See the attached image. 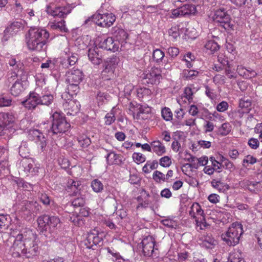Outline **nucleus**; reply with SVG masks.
Wrapping results in <instances>:
<instances>
[{
  "label": "nucleus",
  "mask_w": 262,
  "mask_h": 262,
  "mask_svg": "<svg viewBox=\"0 0 262 262\" xmlns=\"http://www.w3.org/2000/svg\"><path fill=\"white\" fill-rule=\"evenodd\" d=\"M24 90L22 81L18 79L14 82L10 89L11 94L15 96H18Z\"/></svg>",
  "instance_id": "nucleus-27"
},
{
  "label": "nucleus",
  "mask_w": 262,
  "mask_h": 262,
  "mask_svg": "<svg viewBox=\"0 0 262 262\" xmlns=\"http://www.w3.org/2000/svg\"><path fill=\"white\" fill-rule=\"evenodd\" d=\"M51 118L52 122L50 129L47 131L50 136L53 137L58 134L61 135L70 129L71 125L67 122L62 114L56 112L52 115Z\"/></svg>",
  "instance_id": "nucleus-3"
},
{
  "label": "nucleus",
  "mask_w": 262,
  "mask_h": 262,
  "mask_svg": "<svg viewBox=\"0 0 262 262\" xmlns=\"http://www.w3.org/2000/svg\"><path fill=\"white\" fill-rule=\"evenodd\" d=\"M40 201L45 205H49L51 202L50 196L45 193H41L39 195Z\"/></svg>",
  "instance_id": "nucleus-58"
},
{
  "label": "nucleus",
  "mask_w": 262,
  "mask_h": 262,
  "mask_svg": "<svg viewBox=\"0 0 262 262\" xmlns=\"http://www.w3.org/2000/svg\"><path fill=\"white\" fill-rule=\"evenodd\" d=\"M213 19L215 22L220 23V25L226 30L232 29L233 26L231 23L230 15L224 8L216 10L213 16Z\"/></svg>",
  "instance_id": "nucleus-5"
},
{
  "label": "nucleus",
  "mask_w": 262,
  "mask_h": 262,
  "mask_svg": "<svg viewBox=\"0 0 262 262\" xmlns=\"http://www.w3.org/2000/svg\"><path fill=\"white\" fill-rule=\"evenodd\" d=\"M78 60V57L77 54H72L68 59H59V62L60 65L63 68H68L69 66L74 65Z\"/></svg>",
  "instance_id": "nucleus-30"
},
{
  "label": "nucleus",
  "mask_w": 262,
  "mask_h": 262,
  "mask_svg": "<svg viewBox=\"0 0 262 262\" xmlns=\"http://www.w3.org/2000/svg\"><path fill=\"white\" fill-rule=\"evenodd\" d=\"M239 106L243 109V113H248L251 110V101L247 98H243L239 101Z\"/></svg>",
  "instance_id": "nucleus-36"
},
{
  "label": "nucleus",
  "mask_w": 262,
  "mask_h": 262,
  "mask_svg": "<svg viewBox=\"0 0 262 262\" xmlns=\"http://www.w3.org/2000/svg\"><path fill=\"white\" fill-rule=\"evenodd\" d=\"M91 187L96 192H101L103 189V185L97 179H95L92 182Z\"/></svg>",
  "instance_id": "nucleus-50"
},
{
  "label": "nucleus",
  "mask_w": 262,
  "mask_h": 262,
  "mask_svg": "<svg viewBox=\"0 0 262 262\" xmlns=\"http://www.w3.org/2000/svg\"><path fill=\"white\" fill-rule=\"evenodd\" d=\"M23 238L22 234H18L16 236L12 256L14 257L22 256L28 258L37 256L39 254V247L35 237L25 238L24 241Z\"/></svg>",
  "instance_id": "nucleus-1"
},
{
  "label": "nucleus",
  "mask_w": 262,
  "mask_h": 262,
  "mask_svg": "<svg viewBox=\"0 0 262 262\" xmlns=\"http://www.w3.org/2000/svg\"><path fill=\"white\" fill-rule=\"evenodd\" d=\"M36 143L42 151L46 150L47 146V140L44 135L41 136L40 138L37 140Z\"/></svg>",
  "instance_id": "nucleus-57"
},
{
  "label": "nucleus",
  "mask_w": 262,
  "mask_h": 262,
  "mask_svg": "<svg viewBox=\"0 0 262 262\" xmlns=\"http://www.w3.org/2000/svg\"><path fill=\"white\" fill-rule=\"evenodd\" d=\"M19 155L23 158H28L30 155V149L27 142L23 141L19 147Z\"/></svg>",
  "instance_id": "nucleus-35"
},
{
  "label": "nucleus",
  "mask_w": 262,
  "mask_h": 262,
  "mask_svg": "<svg viewBox=\"0 0 262 262\" xmlns=\"http://www.w3.org/2000/svg\"><path fill=\"white\" fill-rule=\"evenodd\" d=\"M199 244L206 249H212L217 244V242L211 235H207L200 237Z\"/></svg>",
  "instance_id": "nucleus-16"
},
{
  "label": "nucleus",
  "mask_w": 262,
  "mask_h": 262,
  "mask_svg": "<svg viewBox=\"0 0 262 262\" xmlns=\"http://www.w3.org/2000/svg\"><path fill=\"white\" fill-rule=\"evenodd\" d=\"M105 124L110 125L116 120L114 108H113L110 112L107 113L105 116Z\"/></svg>",
  "instance_id": "nucleus-47"
},
{
  "label": "nucleus",
  "mask_w": 262,
  "mask_h": 262,
  "mask_svg": "<svg viewBox=\"0 0 262 262\" xmlns=\"http://www.w3.org/2000/svg\"><path fill=\"white\" fill-rule=\"evenodd\" d=\"M41 209V206L36 202L25 201L21 210L27 214H37Z\"/></svg>",
  "instance_id": "nucleus-13"
},
{
  "label": "nucleus",
  "mask_w": 262,
  "mask_h": 262,
  "mask_svg": "<svg viewBox=\"0 0 262 262\" xmlns=\"http://www.w3.org/2000/svg\"><path fill=\"white\" fill-rule=\"evenodd\" d=\"M27 46L30 50L36 52L44 51L49 41L50 34L46 29L31 28L28 32Z\"/></svg>",
  "instance_id": "nucleus-2"
},
{
  "label": "nucleus",
  "mask_w": 262,
  "mask_h": 262,
  "mask_svg": "<svg viewBox=\"0 0 262 262\" xmlns=\"http://www.w3.org/2000/svg\"><path fill=\"white\" fill-rule=\"evenodd\" d=\"M24 28V24L21 20L15 21L11 24L5 30V36L8 34L13 35L16 34L20 29Z\"/></svg>",
  "instance_id": "nucleus-21"
},
{
  "label": "nucleus",
  "mask_w": 262,
  "mask_h": 262,
  "mask_svg": "<svg viewBox=\"0 0 262 262\" xmlns=\"http://www.w3.org/2000/svg\"><path fill=\"white\" fill-rule=\"evenodd\" d=\"M111 33L113 37L119 42H124L128 38V34L121 27L115 26L112 28Z\"/></svg>",
  "instance_id": "nucleus-15"
},
{
  "label": "nucleus",
  "mask_w": 262,
  "mask_h": 262,
  "mask_svg": "<svg viewBox=\"0 0 262 262\" xmlns=\"http://www.w3.org/2000/svg\"><path fill=\"white\" fill-rule=\"evenodd\" d=\"M79 145L82 148L88 147L91 143V139L85 135L79 136L77 138Z\"/></svg>",
  "instance_id": "nucleus-40"
},
{
  "label": "nucleus",
  "mask_w": 262,
  "mask_h": 262,
  "mask_svg": "<svg viewBox=\"0 0 262 262\" xmlns=\"http://www.w3.org/2000/svg\"><path fill=\"white\" fill-rule=\"evenodd\" d=\"M159 166L157 160L147 161L142 168V171L145 173H149L152 170L156 169Z\"/></svg>",
  "instance_id": "nucleus-33"
},
{
  "label": "nucleus",
  "mask_w": 262,
  "mask_h": 262,
  "mask_svg": "<svg viewBox=\"0 0 262 262\" xmlns=\"http://www.w3.org/2000/svg\"><path fill=\"white\" fill-rule=\"evenodd\" d=\"M165 56L164 53L160 49H156L153 51L152 52V59L153 60L159 64L161 62H162L163 59Z\"/></svg>",
  "instance_id": "nucleus-37"
},
{
  "label": "nucleus",
  "mask_w": 262,
  "mask_h": 262,
  "mask_svg": "<svg viewBox=\"0 0 262 262\" xmlns=\"http://www.w3.org/2000/svg\"><path fill=\"white\" fill-rule=\"evenodd\" d=\"M159 164L163 167H168L171 164V160L167 156L163 157L159 160Z\"/></svg>",
  "instance_id": "nucleus-55"
},
{
  "label": "nucleus",
  "mask_w": 262,
  "mask_h": 262,
  "mask_svg": "<svg viewBox=\"0 0 262 262\" xmlns=\"http://www.w3.org/2000/svg\"><path fill=\"white\" fill-rule=\"evenodd\" d=\"M194 56L190 53L188 52L184 55L182 60L186 62V66L188 68L190 69L192 67V61L194 60Z\"/></svg>",
  "instance_id": "nucleus-51"
},
{
  "label": "nucleus",
  "mask_w": 262,
  "mask_h": 262,
  "mask_svg": "<svg viewBox=\"0 0 262 262\" xmlns=\"http://www.w3.org/2000/svg\"><path fill=\"white\" fill-rule=\"evenodd\" d=\"M54 100V97L51 94H46L41 96L40 95V105L49 106Z\"/></svg>",
  "instance_id": "nucleus-42"
},
{
  "label": "nucleus",
  "mask_w": 262,
  "mask_h": 262,
  "mask_svg": "<svg viewBox=\"0 0 262 262\" xmlns=\"http://www.w3.org/2000/svg\"><path fill=\"white\" fill-rule=\"evenodd\" d=\"M81 183L79 181L70 180L68 181L67 190L72 194L76 195L80 193Z\"/></svg>",
  "instance_id": "nucleus-23"
},
{
  "label": "nucleus",
  "mask_w": 262,
  "mask_h": 262,
  "mask_svg": "<svg viewBox=\"0 0 262 262\" xmlns=\"http://www.w3.org/2000/svg\"><path fill=\"white\" fill-rule=\"evenodd\" d=\"M257 162V159L251 155L246 156L243 161V165L245 166V164H254Z\"/></svg>",
  "instance_id": "nucleus-59"
},
{
  "label": "nucleus",
  "mask_w": 262,
  "mask_h": 262,
  "mask_svg": "<svg viewBox=\"0 0 262 262\" xmlns=\"http://www.w3.org/2000/svg\"><path fill=\"white\" fill-rule=\"evenodd\" d=\"M107 252L111 256V259L114 262H130L128 259L123 258L118 252L112 250L109 248L107 249Z\"/></svg>",
  "instance_id": "nucleus-31"
},
{
  "label": "nucleus",
  "mask_w": 262,
  "mask_h": 262,
  "mask_svg": "<svg viewBox=\"0 0 262 262\" xmlns=\"http://www.w3.org/2000/svg\"><path fill=\"white\" fill-rule=\"evenodd\" d=\"M88 57L89 59L94 64L99 65L102 62V56L99 54L98 49L97 48L89 49Z\"/></svg>",
  "instance_id": "nucleus-19"
},
{
  "label": "nucleus",
  "mask_w": 262,
  "mask_h": 262,
  "mask_svg": "<svg viewBox=\"0 0 262 262\" xmlns=\"http://www.w3.org/2000/svg\"><path fill=\"white\" fill-rule=\"evenodd\" d=\"M186 156H188L189 157L185 158V160L190 162V163H186L184 166H188L189 168L197 169L199 167V164L195 162L197 158L188 152H186Z\"/></svg>",
  "instance_id": "nucleus-39"
},
{
  "label": "nucleus",
  "mask_w": 262,
  "mask_h": 262,
  "mask_svg": "<svg viewBox=\"0 0 262 262\" xmlns=\"http://www.w3.org/2000/svg\"><path fill=\"white\" fill-rule=\"evenodd\" d=\"M152 151L158 156H161L166 152V149L163 144L159 140L151 142Z\"/></svg>",
  "instance_id": "nucleus-29"
},
{
  "label": "nucleus",
  "mask_w": 262,
  "mask_h": 262,
  "mask_svg": "<svg viewBox=\"0 0 262 262\" xmlns=\"http://www.w3.org/2000/svg\"><path fill=\"white\" fill-rule=\"evenodd\" d=\"M242 233H238L237 230H226L222 234L221 237L229 246H235L239 243Z\"/></svg>",
  "instance_id": "nucleus-8"
},
{
  "label": "nucleus",
  "mask_w": 262,
  "mask_h": 262,
  "mask_svg": "<svg viewBox=\"0 0 262 262\" xmlns=\"http://www.w3.org/2000/svg\"><path fill=\"white\" fill-rule=\"evenodd\" d=\"M132 157L134 161L138 164L143 163L146 160L145 156L140 152H134Z\"/></svg>",
  "instance_id": "nucleus-54"
},
{
  "label": "nucleus",
  "mask_w": 262,
  "mask_h": 262,
  "mask_svg": "<svg viewBox=\"0 0 262 262\" xmlns=\"http://www.w3.org/2000/svg\"><path fill=\"white\" fill-rule=\"evenodd\" d=\"M163 118L166 121H170L172 119V114L170 108L164 107L161 111Z\"/></svg>",
  "instance_id": "nucleus-52"
},
{
  "label": "nucleus",
  "mask_w": 262,
  "mask_h": 262,
  "mask_svg": "<svg viewBox=\"0 0 262 262\" xmlns=\"http://www.w3.org/2000/svg\"><path fill=\"white\" fill-rule=\"evenodd\" d=\"M162 76L158 68H152L151 71L146 74L144 78L147 80L146 82L151 84L159 83Z\"/></svg>",
  "instance_id": "nucleus-14"
},
{
  "label": "nucleus",
  "mask_w": 262,
  "mask_h": 262,
  "mask_svg": "<svg viewBox=\"0 0 262 262\" xmlns=\"http://www.w3.org/2000/svg\"><path fill=\"white\" fill-rule=\"evenodd\" d=\"M205 48L209 50L211 53H214L219 50L220 46L215 41L210 40L206 43Z\"/></svg>",
  "instance_id": "nucleus-41"
},
{
  "label": "nucleus",
  "mask_w": 262,
  "mask_h": 262,
  "mask_svg": "<svg viewBox=\"0 0 262 262\" xmlns=\"http://www.w3.org/2000/svg\"><path fill=\"white\" fill-rule=\"evenodd\" d=\"M181 11V15L183 17H188L195 14L196 12L195 6L192 4H184L180 7Z\"/></svg>",
  "instance_id": "nucleus-22"
},
{
  "label": "nucleus",
  "mask_w": 262,
  "mask_h": 262,
  "mask_svg": "<svg viewBox=\"0 0 262 262\" xmlns=\"http://www.w3.org/2000/svg\"><path fill=\"white\" fill-rule=\"evenodd\" d=\"M92 21L98 26L108 28L115 21V15L112 13L95 14L92 16Z\"/></svg>",
  "instance_id": "nucleus-6"
},
{
  "label": "nucleus",
  "mask_w": 262,
  "mask_h": 262,
  "mask_svg": "<svg viewBox=\"0 0 262 262\" xmlns=\"http://www.w3.org/2000/svg\"><path fill=\"white\" fill-rule=\"evenodd\" d=\"M102 48L107 51L115 52L118 50V47L114 43L113 37H107L100 42Z\"/></svg>",
  "instance_id": "nucleus-24"
},
{
  "label": "nucleus",
  "mask_w": 262,
  "mask_h": 262,
  "mask_svg": "<svg viewBox=\"0 0 262 262\" xmlns=\"http://www.w3.org/2000/svg\"><path fill=\"white\" fill-rule=\"evenodd\" d=\"M15 120L14 116L11 113H2L0 114V123L6 127L14 123Z\"/></svg>",
  "instance_id": "nucleus-25"
},
{
  "label": "nucleus",
  "mask_w": 262,
  "mask_h": 262,
  "mask_svg": "<svg viewBox=\"0 0 262 262\" xmlns=\"http://www.w3.org/2000/svg\"><path fill=\"white\" fill-rule=\"evenodd\" d=\"M69 101L68 102V106L70 107L68 108L69 110H71L72 113H70L71 115L73 114H76L79 111V104L75 101L68 98Z\"/></svg>",
  "instance_id": "nucleus-49"
},
{
  "label": "nucleus",
  "mask_w": 262,
  "mask_h": 262,
  "mask_svg": "<svg viewBox=\"0 0 262 262\" xmlns=\"http://www.w3.org/2000/svg\"><path fill=\"white\" fill-rule=\"evenodd\" d=\"M227 262H245V261L242 253L238 251H234L229 254Z\"/></svg>",
  "instance_id": "nucleus-34"
},
{
  "label": "nucleus",
  "mask_w": 262,
  "mask_h": 262,
  "mask_svg": "<svg viewBox=\"0 0 262 262\" xmlns=\"http://www.w3.org/2000/svg\"><path fill=\"white\" fill-rule=\"evenodd\" d=\"M12 100L7 97H0V106H8L11 105Z\"/></svg>",
  "instance_id": "nucleus-62"
},
{
  "label": "nucleus",
  "mask_w": 262,
  "mask_h": 262,
  "mask_svg": "<svg viewBox=\"0 0 262 262\" xmlns=\"http://www.w3.org/2000/svg\"><path fill=\"white\" fill-rule=\"evenodd\" d=\"M140 249L144 256H151L158 251V246L156 243L155 238L151 235L144 237L139 245Z\"/></svg>",
  "instance_id": "nucleus-4"
},
{
  "label": "nucleus",
  "mask_w": 262,
  "mask_h": 262,
  "mask_svg": "<svg viewBox=\"0 0 262 262\" xmlns=\"http://www.w3.org/2000/svg\"><path fill=\"white\" fill-rule=\"evenodd\" d=\"M52 27L55 29H58L63 32H67L68 31V29L66 27L65 21L63 19L54 24Z\"/></svg>",
  "instance_id": "nucleus-56"
},
{
  "label": "nucleus",
  "mask_w": 262,
  "mask_h": 262,
  "mask_svg": "<svg viewBox=\"0 0 262 262\" xmlns=\"http://www.w3.org/2000/svg\"><path fill=\"white\" fill-rule=\"evenodd\" d=\"M10 217L8 215L0 214V229H7L10 224Z\"/></svg>",
  "instance_id": "nucleus-45"
},
{
  "label": "nucleus",
  "mask_w": 262,
  "mask_h": 262,
  "mask_svg": "<svg viewBox=\"0 0 262 262\" xmlns=\"http://www.w3.org/2000/svg\"><path fill=\"white\" fill-rule=\"evenodd\" d=\"M37 222L39 227L42 229L61 228L59 218L55 216L49 217L47 215H41L38 218Z\"/></svg>",
  "instance_id": "nucleus-7"
},
{
  "label": "nucleus",
  "mask_w": 262,
  "mask_h": 262,
  "mask_svg": "<svg viewBox=\"0 0 262 262\" xmlns=\"http://www.w3.org/2000/svg\"><path fill=\"white\" fill-rule=\"evenodd\" d=\"M211 184L213 188L217 189L219 191H224L229 188L227 185L222 182L221 181L213 179L212 180Z\"/></svg>",
  "instance_id": "nucleus-43"
},
{
  "label": "nucleus",
  "mask_w": 262,
  "mask_h": 262,
  "mask_svg": "<svg viewBox=\"0 0 262 262\" xmlns=\"http://www.w3.org/2000/svg\"><path fill=\"white\" fill-rule=\"evenodd\" d=\"M79 83H69L67 88V92L62 95V98L68 94L70 97H72L79 92Z\"/></svg>",
  "instance_id": "nucleus-32"
},
{
  "label": "nucleus",
  "mask_w": 262,
  "mask_h": 262,
  "mask_svg": "<svg viewBox=\"0 0 262 262\" xmlns=\"http://www.w3.org/2000/svg\"><path fill=\"white\" fill-rule=\"evenodd\" d=\"M8 64L10 66L11 70L13 71L12 75L8 77V80L11 82L15 80L18 76V73L23 72L24 64L20 60H17L15 58L11 57L8 60Z\"/></svg>",
  "instance_id": "nucleus-10"
},
{
  "label": "nucleus",
  "mask_w": 262,
  "mask_h": 262,
  "mask_svg": "<svg viewBox=\"0 0 262 262\" xmlns=\"http://www.w3.org/2000/svg\"><path fill=\"white\" fill-rule=\"evenodd\" d=\"M118 58L116 56H112L104 60L102 73H108L113 72L118 63Z\"/></svg>",
  "instance_id": "nucleus-17"
},
{
  "label": "nucleus",
  "mask_w": 262,
  "mask_h": 262,
  "mask_svg": "<svg viewBox=\"0 0 262 262\" xmlns=\"http://www.w3.org/2000/svg\"><path fill=\"white\" fill-rule=\"evenodd\" d=\"M231 129L230 124L228 123H224L218 128L217 134L222 136H226L231 131Z\"/></svg>",
  "instance_id": "nucleus-44"
},
{
  "label": "nucleus",
  "mask_w": 262,
  "mask_h": 262,
  "mask_svg": "<svg viewBox=\"0 0 262 262\" xmlns=\"http://www.w3.org/2000/svg\"><path fill=\"white\" fill-rule=\"evenodd\" d=\"M222 164L223 167L230 171H232L235 169V166L233 163L226 158L223 157Z\"/></svg>",
  "instance_id": "nucleus-53"
},
{
  "label": "nucleus",
  "mask_w": 262,
  "mask_h": 262,
  "mask_svg": "<svg viewBox=\"0 0 262 262\" xmlns=\"http://www.w3.org/2000/svg\"><path fill=\"white\" fill-rule=\"evenodd\" d=\"M24 106L29 110H35L40 105V95L35 92H31L28 98L23 102Z\"/></svg>",
  "instance_id": "nucleus-11"
},
{
  "label": "nucleus",
  "mask_w": 262,
  "mask_h": 262,
  "mask_svg": "<svg viewBox=\"0 0 262 262\" xmlns=\"http://www.w3.org/2000/svg\"><path fill=\"white\" fill-rule=\"evenodd\" d=\"M43 135V134L39 130L31 129L28 131V138L29 140L35 141L36 142Z\"/></svg>",
  "instance_id": "nucleus-38"
},
{
  "label": "nucleus",
  "mask_w": 262,
  "mask_h": 262,
  "mask_svg": "<svg viewBox=\"0 0 262 262\" xmlns=\"http://www.w3.org/2000/svg\"><path fill=\"white\" fill-rule=\"evenodd\" d=\"M248 145L252 149H257L259 145V142L258 139L251 138L248 142Z\"/></svg>",
  "instance_id": "nucleus-61"
},
{
  "label": "nucleus",
  "mask_w": 262,
  "mask_h": 262,
  "mask_svg": "<svg viewBox=\"0 0 262 262\" xmlns=\"http://www.w3.org/2000/svg\"><path fill=\"white\" fill-rule=\"evenodd\" d=\"M96 233L89 232L88 234L86 239L85 241V245L88 249H93V247L96 246L100 242V238L97 236V230H95Z\"/></svg>",
  "instance_id": "nucleus-18"
},
{
  "label": "nucleus",
  "mask_w": 262,
  "mask_h": 262,
  "mask_svg": "<svg viewBox=\"0 0 262 262\" xmlns=\"http://www.w3.org/2000/svg\"><path fill=\"white\" fill-rule=\"evenodd\" d=\"M107 95L103 92L100 91L98 92L97 94V99L98 105H102L105 100L107 99Z\"/></svg>",
  "instance_id": "nucleus-60"
},
{
  "label": "nucleus",
  "mask_w": 262,
  "mask_h": 262,
  "mask_svg": "<svg viewBox=\"0 0 262 262\" xmlns=\"http://www.w3.org/2000/svg\"><path fill=\"white\" fill-rule=\"evenodd\" d=\"M199 72L196 70L184 69L180 74V77L184 80H190L196 78Z\"/></svg>",
  "instance_id": "nucleus-28"
},
{
  "label": "nucleus",
  "mask_w": 262,
  "mask_h": 262,
  "mask_svg": "<svg viewBox=\"0 0 262 262\" xmlns=\"http://www.w3.org/2000/svg\"><path fill=\"white\" fill-rule=\"evenodd\" d=\"M136 92L138 97L142 101L149 100L151 98L152 91L148 88H138Z\"/></svg>",
  "instance_id": "nucleus-26"
},
{
  "label": "nucleus",
  "mask_w": 262,
  "mask_h": 262,
  "mask_svg": "<svg viewBox=\"0 0 262 262\" xmlns=\"http://www.w3.org/2000/svg\"><path fill=\"white\" fill-rule=\"evenodd\" d=\"M167 53L171 57L174 58L179 54V49L176 47H170L167 49Z\"/></svg>",
  "instance_id": "nucleus-64"
},
{
  "label": "nucleus",
  "mask_w": 262,
  "mask_h": 262,
  "mask_svg": "<svg viewBox=\"0 0 262 262\" xmlns=\"http://www.w3.org/2000/svg\"><path fill=\"white\" fill-rule=\"evenodd\" d=\"M72 8L70 6L63 7H57L52 8L50 6H47L46 12L54 17L64 18L67 16L68 14L71 13Z\"/></svg>",
  "instance_id": "nucleus-9"
},
{
  "label": "nucleus",
  "mask_w": 262,
  "mask_h": 262,
  "mask_svg": "<svg viewBox=\"0 0 262 262\" xmlns=\"http://www.w3.org/2000/svg\"><path fill=\"white\" fill-rule=\"evenodd\" d=\"M162 223L164 226L167 228H176L175 227L177 226L176 223L174 221L170 219L163 220Z\"/></svg>",
  "instance_id": "nucleus-63"
},
{
  "label": "nucleus",
  "mask_w": 262,
  "mask_h": 262,
  "mask_svg": "<svg viewBox=\"0 0 262 262\" xmlns=\"http://www.w3.org/2000/svg\"><path fill=\"white\" fill-rule=\"evenodd\" d=\"M35 161L33 158H25L21 160L20 164L24 171L29 173H35L36 169L34 167Z\"/></svg>",
  "instance_id": "nucleus-20"
},
{
  "label": "nucleus",
  "mask_w": 262,
  "mask_h": 262,
  "mask_svg": "<svg viewBox=\"0 0 262 262\" xmlns=\"http://www.w3.org/2000/svg\"><path fill=\"white\" fill-rule=\"evenodd\" d=\"M153 180L158 183H161L162 181H166L165 174L162 172L156 170L152 174Z\"/></svg>",
  "instance_id": "nucleus-48"
},
{
  "label": "nucleus",
  "mask_w": 262,
  "mask_h": 262,
  "mask_svg": "<svg viewBox=\"0 0 262 262\" xmlns=\"http://www.w3.org/2000/svg\"><path fill=\"white\" fill-rule=\"evenodd\" d=\"M192 209L195 210V214L199 216L200 222L202 223L204 220V211L202 210L201 206L198 203H193L192 205Z\"/></svg>",
  "instance_id": "nucleus-46"
},
{
  "label": "nucleus",
  "mask_w": 262,
  "mask_h": 262,
  "mask_svg": "<svg viewBox=\"0 0 262 262\" xmlns=\"http://www.w3.org/2000/svg\"><path fill=\"white\" fill-rule=\"evenodd\" d=\"M66 81L68 83H79L83 80L84 74L82 71L79 69H72L66 73Z\"/></svg>",
  "instance_id": "nucleus-12"
}]
</instances>
